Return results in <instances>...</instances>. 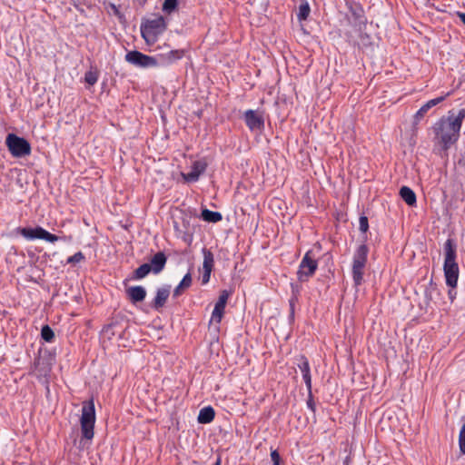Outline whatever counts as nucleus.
<instances>
[{"label": "nucleus", "mask_w": 465, "mask_h": 465, "mask_svg": "<svg viewBox=\"0 0 465 465\" xmlns=\"http://www.w3.org/2000/svg\"><path fill=\"white\" fill-rule=\"evenodd\" d=\"M183 50H171L166 54H161L156 57L157 66H167L183 58Z\"/></svg>", "instance_id": "12"}, {"label": "nucleus", "mask_w": 465, "mask_h": 465, "mask_svg": "<svg viewBox=\"0 0 465 465\" xmlns=\"http://www.w3.org/2000/svg\"><path fill=\"white\" fill-rule=\"evenodd\" d=\"M311 13V8L307 1L301 3L297 17L300 21L306 20Z\"/></svg>", "instance_id": "25"}, {"label": "nucleus", "mask_w": 465, "mask_h": 465, "mask_svg": "<svg viewBox=\"0 0 465 465\" xmlns=\"http://www.w3.org/2000/svg\"><path fill=\"white\" fill-rule=\"evenodd\" d=\"M435 139L442 146L443 150H448L454 144L459 137L460 127L451 121V116L441 117L433 126Z\"/></svg>", "instance_id": "1"}, {"label": "nucleus", "mask_w": 465, "mask_h": 465, "mask_svg": "<svg viewBox=\"0 0 465 465\" xmlns=\"http://www.w3.org/2000/svg\"><path fill=\"white\" fill-rule=\"evenodd\" d=\"M318 262L312 256V252L308 251L303 256L297 272L300 282H307L316 272Z\"/></svg>", "instance_id": "7"}, {"label": "nucleus", "mask_w": 465, "mask_h": 465, "mask_svg": "<svg viewBox=\"0 0 465 465\" xmlns=\"http://www.w3.org/2000/svg\"><path fill=\"white\" fill-rule=\"evenodd\" d=\"M359 229L361 232H366L369 229L368 218L366 216H361L359 219Z\"/></svg>", "instance_id": "32"}, {"label": "nucleus", "mask_w": 465, "mask_h": 465, "mask_svg": "<svg viewBox=\"0 0 465 465\" xmlns=\"http://www.w3.org/2000/svg\"><path fill=\"white\" fill-rule=\"evenodd\" d=\"M166 29L165 20L163 16L148 20L141 26V34L147 44H153L158 35Z\"/></svg>", "instance_id": "4"}, {"label": "nucleus", "mask_w": 465, "mask_h": 465, "mask_svg": "<svg viewBox=\"0 0 465 465\" xmlns=\"http://www.w3.org/2000/svg\"><path fill=\"white\" fill-rule=\"evenodd\" d=\"M5 143L8 150L15 157H23L31 153L30 143L25 139L14 134H9L7 135Z\"/></svg>", "instance_id": "6"}, {"label": "nucleus", "mask_w": 465, "mask_h": 465, "mask_svg": "<svg viewBox=\"0 0 465 465\" xmlns=\"http://www.w3.org/2000/svg\"><path fill=\"white\" fill-rule=\"evenodd\" d=\"M80 423L83 439L91 440L94 435V429L95 423V410L93 400L84 402Z\"/></svg>", "instance_id": "3"}, {"label": "nucleus", "mask_w": 465, "mask_h": 465, "mask_svg": "<svg viewBox=\"0 0 465 465\" xmlns=\"http://www.w3.org/2000/svg\"><path fill=\"white\" fill-rule=\"evenodd\" d=\"M368 247L366 244H361L358 247L352 262V278L354 284L359 286L363 282L364 268L367 262Z\"/></svg>", "instance_id": "5"}, {"label": "nucleus", "mask_w": 465, "mask_h": 465, "mask_svg": "<svg viewBox=\"0 0 465 465\" xmlns=\"http://www.w3.org/2000/svg\"><path fill=\"white\" fill-rule=\"evenodd\" d=\"M214 465H221V459L218 458L217 460L215 461Z\"/></svg>", "instance_id": "40"}, {"label": "nucleus", "mask_w": 465, "mask_h": 465, "mask_svg": "<svg viewBox=\"0 0 465 465\" xmlns=\"http://www.w3.org/2000/svg\"><path fill=\"white\" fill-rule=\"evenodd\" d=\"M400 195L408 205L413 206L416 203V194L411 188L402 186L400 190Z\"/></svg>", "instance_id": "20"}, {"label": "nucleus", "mask_w": 465, "mask_h": 465, "mask_svg": "<svg viewBox=\"0 0 465 465\" xmlns=\"http://www.w3.org/2000/svg\"><path fill=\"white\" fill-rule=\"evenodd\" d=\"M271 459L273 462V465H280L281 457L277 450H272L271 452Z\"/></svg>", "instance_id": "33"}, {"label": "nucleus", "mask_w": 465, "mask_h": 465, "mask_svg": "<svg viewBox=\"0 0 465 465\" xmlns=\"http://www.w3.org/2000/svg\"><path fill=\"white\" fill-rule=\"evenodd\" d=\"M125 61L136 67L150 68L156 67V57L144 54L139 51H129L125 54Z\"/></svg>", "instance_id": "8"}, {"label": "nucleus", "mask_w": 465, "mask_h": 465, "mask_svg": "<svg viewBox=\"0 0 465 465\" xmlns=\"http://www.w3.org/2000/svg\"><path fill=\"white\" fill-rule=\"evenodd\" d=\"M229 296L230 293L226 290L222 291L213 311L210 323L216 322L219 324L221 322Z\"/></svg>", "instance_id": "11"}, {"label": "nucleus", "mask_w": 465, "mask_h": 465, "mask_svg": "<svg viewBox=\"0 0 465 465\" xmlns=\"http://www.w3.org/2000/svg\"><path fill=\"white\" fill-rule=\"evenodd\" d=\"M19 232L23 237L28 240L41 239L49 242H55L61 239L59 236L52 234L40 226H36L35 228H20Z\"/></svg>", "instance_id": "9"}, {"label": "nucleus", "mask_w": 465, "mask_h": 465, "mask_svg": "<svg viewBox=\"0 0 465 465\" xmlns=\"http://www.w3.org/2000/svg\"><path fill=\"white\" fill-rule=\"evenodd\" d=\"M203 272H212V270L213 267V262H214L213 254L212 253L211 251H209L207 249H203Z\"/></svg>", "instance_id": "22"}, {"label": "nucleus", "mask_w": 465, "mask_h": 465, "mask_svg": "<svg viewBox=\"0 0 465 465\" xmlns=\"http://www.w3.org/2000/svg\"><path fill=\"white\" fill-rule=\"evenodd\" d=\"M98 80V75L96 72L88 71L84 74V81L90 84L94 85Z\"/></svg>", "instance_id": "28"}, {"label": "nucleus", "mask_w": 465, "mask_h": 465, "mask_svg": "<svg viewBox=\"0 0 465 465\" xmlns=\"http://www.w3.org/2000/svg\"><path fill=\"white\" fill-rule=\"evenodd\" d=\"M170 295V286H163L156 291V295L152 302L151 306L157 312H159L165 304Z\"/></svg>", "instance_id": "14"}, {"label": "nucleus", "mask_w": 465, "mask_h": 465, "mask_svg": "<svg viewBox=\"0 0 465 465\" xmlns=\"http://www.w3.org/2000/svg\"><path fill=\"white\" fill-rule=\"evenodd\" d=\"M450 94L448 93L446 95L431 99L428 101L425 104H423L414 115V124H417L424 117V115L430 108L443 102L445 98Z\"/></svg>", "instance_id": "13"}, {"label": "nucleus", "mask_w": 465, "mask_h": 465, "mask_svg": "<svg viewBox=\"0 0 465 465\" xmlns=\"http://www.w3.org/2000/svg\"><path fill=\"white\" fill-rule=\"evenodd\" d=\"M307 404H308V406H309L312 410H313V403L312 402V401H311V400H310V401H308Z\"/></svg>", "instance_id": "38"}, {"label": "nucleus", "mask_w": 465, "mask_h": 465, "mask_svg": "<svg viewBox=\"0 0 465 465\" xmlns=\"http://www.w3.org/2000/svg\"><path fill=\"white\" fill-rule=\"evenodd\" d=\"M166 261L167 258L163 252H158L157 253H155L149 262V265H151L152 272L154 274L160 273L163 270L166 264Z\"/></svg>", "instance_id": "16"}, {"label": "nucleus", "mask_w": 465, "mask_h": 465, "mask_svg": "<svg viewBox=\"0 0 465 465\" xmlns=\"http://www.w3.org/2000/svg\"><path fill=\"white\" fill-rule=\"evenodd\" d=\"M298 368L302 373L303 381L306 384L307 390L311 393L312 391V377L308 360L304 356H301L297 362Z\"/></svg>", "instance_id": "15"}, {"label": "nucleus", "mask_w": 465, "mask_h": 465, "mask_svg": "<svg viewBox=\"0 0 465 465\" xmlns=\"http://www.w3.org/2000/svg\"><path fill=\"white\" fill-rule=\"evenodd\" d=\"M178 5V0H164L163 5V10L171 13L173 12Z\"/></svg>", "instance_id": "27"}, {"label": "nucleus", "mask_w": 465, "mask_h": 465, "mask_svg": "<svg viewBox=\"0 0 465 465\" xmlns=\"http://www.w3.org/2000/svg\"><path fill=\"white\" fill-rule=\"evenodd\" d=\"M243 119L251 131H260L264 126V119L262 112L251 109L247 110L243 114Z\"/></svg>", "instance_id": "10"}, {"label": "nucleus", "mask_w": 465, "mask_h": 465, "mask_svg": "<svg viewBox=\"0 0 465 465\" xmlns=\"http://www.w3.org/2000/svg\"><path fill=\"white\" fill-rule=\"evenodd\" d=\"M459 445L460 451L465 454V423L462 425L460 431Z\"/></svg>", "instance_id": "31"}, {"label": "nucleus", "mask_w": 465, "mask_h": 465, "mask_svg": "<svg viewBox=\"0 0 465 465\" xmlns=\"http://www.w3.org/2000/svg\"><path fill=\"white\" fill-rule=\"evenodd\" d=\"M114 324L107 325L106 327H104V331L105 333L111 332V334L114 335V333L113 331H111L112 329L114 328Z\"/></svg>", "instance_id": "35"}, {"label": "nucleus", "mask_w": 465, "mask_h": 465, "mask_svg": "<svg viewBox=\"0 0 465 465\" xmlns=\"http://www.w3.org/2000/svg\"><path fill=\"white\" fill-rule=\"evenodd\" d=\"M459 16H460L461 22L465 25V13H460Z\"/></svg>", "instance_id": "37"}, {"label": "nucleus", "mask_w": 465, "mask_h": 465, "mask_svg": "<svg viewBox=\"0 0 465 465\" xmlns=\"http://www.w3.org/2000/svg\"><path fill=\"white\" fill-rule=\"evenodd\" d=\"M211 272H203L202 282L203 284L207 283L210 281Z\"/></svg>", "instance_id": "34"}, {"label": "nucleus", "mask_w": 465, "mask_h": 465, "mask_svg": "<svg viewBox=\"0 0 465 465\" xmlns=\"http://www.w3.org/2000/svg\"><path fill=\"white\" fill-rule=\"evenodd\" d=\"M451 121H453L457 125L461 128L462 122L465 118V108L459 111L456 116L450 115Z\"/></svg>", "instance_id": "30"}, {"label": "nucleus", "mask_w": 465, "mask_h": 465, "mask_svg": "<svg viewBox=\"0 0 465 465\" xmlns=\"http://www.w3.org/2000/svg\"><path fill=\"white\" fill-rule=\"evenodd\" d=\"M202 218L209 223H217L223 219V216L218 212H213L208 209H203L201 214Z\"/></svg>", "instance_id": "24"}, {"label": "nucleus", "mask_w": 465, "mask_h": 465, "mask_svg": "<svg viewBox=\"0 0 465 465\" xmlns=\"http://www.w3.org/2000/svg\"><path fill=\"white\" fill-rule=\"evenodd\" d=\"M41 336L45 341L51 342L54 338V332L49 325H45L41 330Z\"/></svg>", "instance_id": "26"}, {"label": "nucleus", "mask_w": 465, "mask_h": 465, "mask_svg": "<svg viewBox=\"0 0 465 465\" xmlns=\"http://www.w3.org/2000/svg\"><path fill=\"white\" fill-rule=\"evenodd\" d=\"M460 163H461L463 165H465V152H464V155H463L462 159L460 161Z\"/></svg>", "instance_id": "39"}, {"label": "nucleus", "mask_w": 465, "mask_h": 465, "mask_svg": "<svg viewBox=\"0 0 465 465\" xmlns=\"http://www.w3.org/2000/svg\"><path fill=\"white\" fill-rule=\"evenodd\" d=\"M205 164L201 162H195L192 167L191 172L185 175V179L188 182H196L199 179L201 173L205 170Z\"/></svg>", "instance_id": "18"}, {"label": "nucleus", "mask_w": 465, "mask_h": 465, "mask_svg": "<svg viewBox=\"0 0 465 465\" xmlns=\"http://www.w3.org/2000/svg\"><path fill=\"white\" fill-rule=\"evenodd\" d=\"M85 259L82 252H78L67 259V263H79Z\"/></svg>", "instance_id": "29"}, {"label": "nucleus", "mask_w": 465, "mask_h": 465, "mask_svg": "<svg viewBox=\"0 0 465 465\" xmlns=\"http://www.w3.org/2000/svg\"><path fill=\"white\" fill-rule=\"evenodd\" d=\"M126 294L132 303H137L145 299L146 290L143 286H132L126 290Z\"/></svg>", "instance_id": "17"}, {"label": "nucleus", "mask_w": 465, "mask_h": 465, "mask_svg": "<svg viewBox=\"0 0 465 465\" xmlns=\"http://www.w3.org/2000/svg\"><path fill=\"white\" fill-rule=\"evenodd\" d=\"M151 272H152L151 265H149V263H143L134 271L132 279H134V280L143 279Z\"/></svg>", "instance_id": "23"}, {"label": "nucleus", "mask_w": 465, "mask_h": 465, "mask_svg": "<svg viewBox=\"0 0 465 465\" xmlns=\"http://www.w3.org/2000/svg\"><path fill=\"white\" fill-rule=\"evenodd\" d=\"M290 308H291V313L292 315L294 312V300L293 299L290 300Z\"/></svg>", "instance_id": "36"}, {"label": "nucleus", "mask_w": 465, "mask_h": 465, "mask_svg": "<svg viewBox=\"0 0 465 465\" xmlns=\"http://www.w3.org/2000/svg\"><path fill=\"white\" fill-rule=\"evenodd\" d=\"M445 259H444V275L446 283L451 288L457 286L459 279V266L456 262V246L452 240L448 239L444 244Z\"/></svg>", "instance_id": "2"}, {"label": "nucleus", "mask_w": 465, "mask_h": 465, "mask_svg": "<svg viewBox=\"0 0 465 465\" xmlns=\"http://www.w3.org/2000/svg\"><path fill=\"white\" fill-rule=\"evenodd\" d=\"M192 285V276L191 274L188 272L186 273L183 280L181 281V282L178 284V286L174 289L173 291V297H178L180 296L183 292L189 288L190 286Z\"/></svg>", "instance_id": "21"}, {"label": "nucleus", "mask_w": 465, "mask_h": 465, "mask_svg": "<svg viewBox=\"0 0 465 465\" xmlns=\"http://www.w3.org/2000/svg\"><path fill=\"white\" fill-rule=\"evenodd\" d=\"M214 416H215L214 410L211 406H208V407L203 408L200 411L197 420H198L199 423L206 424V423H210L211 421H213L214 419Z\"/></svg>", "instance_id": "19"}]
</instances>
